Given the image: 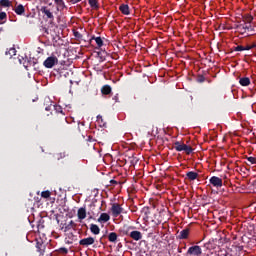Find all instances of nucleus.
I'll use <instances>...</instances> for the list:
<instances>
[{
    "instance_id": "nucleus-1",
    "label": "nucleus",
    "mask_w": 256,
    "mask_h": 256,
    "mask_svg": "<svg viewBox=\"0 0 256 256\" xmlns=\"http://www.w3.org/2000/svg\"><path fill=\"white\" fill-rule=\"evenodd\" d=\"M56 110L55 114L52 115V120L49 124L50 133H54V135H63L66 131H69V122L67 121V117L61 110V106H53Z\"/></svg>"
},
{
    "instance_id": "nucleus-2",
    "label": "nucleus",
    "mask_w": 256,
    "mask_h": 256,
    "mask_svg": "<svg viewBox=\"0 0 256 256\" xmlns=\"http://www.w3.org/2000/svg\"><path fill=\"white\" fill-rule=\"evenodd\" d=\"M12 11L15 12L16 15H19L20 17L26 16L27 19H29V17H35V15L31 13L25 15V6H23V4H17V2H14Z\"/></svg>"
},
{
    "instance_id": "nucleus-3",
    "label": "nucleus",
    "mask_w": 256,
    "mask_h": 256,
    "mask_svg": "<svg viewBox=\"0 0 256 256\" xmlns=\"http://www.w3.org/2000/svg\"><path fill=\"white\" fill-rule=\"evenodd\" d=\"M174 149L179 152L185 151L186 155H191V153H193V148L191 146L183 144L179 141L174 143Z\"/></svg>"
},
{
    "instance_id": "nucleus-4",
    "label": "nucleus",
    "mask_w": 256,
    "mask_h": 256,
    "mask_svg": "<svg viewBox=\"0 0 256 256\" xmlns=\"http://www.w3.org/2000/svg\"><path fill=\"white\" fill-rule=\"evenodd\" d=\"M36 251L39 253V256H45V250L47 249V244L43 242L42 239H36Z\"/></svg>"
},
{
    "instance_id": "nucleus-5",
    "label": "nucleus",
    "mask_w": 256,
    "mask_h": 256,
    "mask_svg": "<svg viewBox=\"0 0 256 256\" xmlns=\"http://www.w3.org/2000/svg\"><path fill=\"white\" fill-rule=\"evenodd\" d=\"M59 63V59L56 58V56H49L44 62L43 65L46 67V69H53L55 65Z\"/></svg>"
},
{
    "instance_id": "nucleus-6",
    "label": "nucleus",
    "mask_w": 256,
    "mask_h": 256,
    "mask_svg": "<svg viewBox=\"0 0 256 256\" xmlns=\"http://www.w3.org/2000/svg\"><path fill=\"white\" fill-rule=\"evenodd\" d=\"M236 29L241 33V35H244V33L255 31L253 26L251 24H247V22H244V24H239L236 26Z\"/></svg>"
},
{
    "instance_id": "nucleus-7",
    "label": "nucleus",
    "mask_w": 256,
    "mask_h": 256,
    "mask_svg": "<svg viewBox=\"0 0 256 256\" xmlns=\"http://www.w3.org/2000/svg\"><path fill=\"white\" fill-rule=\"evenodd\" d=\"M202 254L203 250L201 249V246L198 245L191 246L187 251V255L201 256Z\"/></svg>"
},
{
    "instance_id": "nucleus-8",
    "label": "nucleus",
    "mask_w": 256,
    "mask_h": 256,
    "mask_svg": "<svg viewBox=\"0 0 256 256\" xmlns=\"http://www.w3.org/2000/svg\"><path fill=\"white\" fill-rule=\"evenodd\" d=\"M209 182H210V185H213V187H216V189H221V187H223V179L217 176H212Z\"/></svg>"
},
{
    "instance_id": "nucleus-9",
    "label": "nucleus",
    "mask_w": 256,
    "mask_h": 256,
    "mask_svg": "<svg viewBox=\"0 0 256 256\" xmlns=\"http://www.w3.org/2000/svg\"><path fill=\"white\" fill-rule=\"evenodd\" d=\"M14 4L15 2L10 0H0V11H3V9H6V11L12 10Z\"/></svg>"
},
{
    "instance_id": "nucleus-10",
    "label": "nucleus",
    "mask_w": 256,
    "mask_h": 256,
    "mask_svg": "<svg viewBox=\"0 0 256 256\" xmlns=\"http://www.w3.org/2000/svg\"><path fill=\"white\" fill-rule=\"evenodd\" d=\"M111 213L113 217H119L121 213H123V207L120 204L114 203L111 207Z\"/></svg>"
},
{
    "instance_id": "nucleus-11",
    "label": "nucleus",
    "mask_w": 256,
    "mask_h": 256,
    "mask_svg": "<svg viewBox=\"0 0 256 256\" xmlns=\"http://www.w3.org/2000/svg\"><path fill=\"white\" fill-rule=\"evenodd\" d=\"M41 13L46 16L47 19H50V21H55V16L53 15V12H51V9H49L47 6H42L40 8Z\"/></svg>"
},
{
    "instance_id": "nucleus-12",
    "label": "nucleus",
    "mask_w": 256,
    "mask_h": 256,
    "mask_svg": "<svg viewBox=\"0 0 256 256\" xmlns=\"http://www.w3.org/2000/svg\"><path fill=\"white\" fill-rule=\"evenodd\" d=\"M95 243V238L93 237H88V238H83L79 241V245L82 247H89V245H93Z\"/></svg>"
},
{
    "instance_id": "nucleus-13",
    "label": "nucleus",
    "mask_w": 256,
    "mask_h": 256,
    "mask_svg": "<svg viewBox=\"0 0 256 256\" xmlns=\"http://www.w3.org/2000/svg\"><path fill=\"white\" fill-rule=\"evenodd\" d=\"M129 237L133 239V241H141L143 234L140 231L134 230L129 233Z\"/></svg>"
},
{
    "instance_id": "nucleus-14",
    "label": "nucleus",
    "mask_w": 256,
    "mask_h": 256,
    "mask_svg": "<svg viewBox=\"0 0 256 256\" xmlns=\"http://www.w3.org/2000/svg\"><path fill=\"white\" fill-rule=\"evenodd\" d=\"M191 232V229L185 228L182 231H180L178 235V239H189V233Z\"/></svg>"
},
{
    "instance_id": "nucleus-15",
    "label": "nucleus",
    "mask_w": 256,
    "mask_h": 256,
    "mask_svg": "<svg viewBox=\"0 0 256 256\" xmlns=\"http://www.w3.org/2000/svg\"><path fill=\"white\" fill-rule=\"evenodd\" d=\"M77 217L80 219V221H83L87 217V210L83 207L78 209Z\"/></svg>"
},
{
    "instance_id": "nucleus-16",
    "label": "nucleus",
    "mask_w": 256,
    "mask_h": 256,
    "mask_svg": "<svg viewBox=\"0 0 256 256\" xmlns=\"http://www.w3.org/2000/svg\"><path fill=\"white\" fill-rule=\"evenodd\" d=\"M74 241H77V236L73 232L68 233L66 238L67 245H72Z\"/></svg>"
},
{
    "instance_id": "nucleus-17",
    "label": "nucleus",
    "mask_w": 256,
    "mask_h": 256,
    "mask_svg": "<svg viewBox=\"0 0 256 256\" xmlns=\"http://www.w3.org/2000/svg\"><path fill=\"white\" fill-rule=\"evenodd\" d=\"M239 83L242 87H249L251 85V79L249 77H242L239 79Z\"/></svg>"
},
{
    "instance_id": "nucleus-18",
    "label": "nucleus",
    "mask_w": 256,
    "mask_h": 256,
    "mask_svg": "<svg viewBox=\"0 0 256 256\" xmlns=\"http://www.w3.org/2000/svg\"><path fill=\"white\" fill-rule=\"evenodd\" d=\"M197 177H199V173L197 172L190 171L186 173V179H188V181H195Z\"/></svg>"
},
{
    "instance_id": "nucleus-19",
    "label": "nucleus",
    "mask_w": 256,
    "mask_h": 256,
    "mask_svg": "<svg viewBox=\"0 0 256 256\" xmlns=\"http://www.w3.org/2000/svg\"><path fill=\"white\" fill-rule=\"evenodd\" d=\"M90 231L93 235H99L101 233V228L97 224H90Z\"/></svg>"
},
{
    "instance_id": "nucleus-20",
    "label": "nucleus",
    "mask_w": 256,
    "mask_h": 256,
    "mask_svg": "<svg viewBox=\"0 0 256 256\" xmlns=\"http://www.w3.org/2000/svg\"><path fill=\"white\" fill-rule=\"evenodd\" d=\"M109 219H111V216H109V214L102 213L100 215V217L98 218V222L99 223H107V221H109Z\"/></svg>"
},
{
    "instance_id": "nucleus-21",
    "label": "nucleus",
    "mask_w": 256,
    "mask_h": 256,
    "mask_svg": "<svg viewBox=\"0 0 256 256\" xmlns=\"http://www.w3.org/2000/svg\"><path fill=\"white\" fill-rule=\"evenodd\" d=\"M119 9H120V11H121V13L123 14V15H130V11H129V5H127V4H122V5H120V7H119Z\"/></svg>"
},
{
    "instance_id": "nucleus-22",
    "label": "nucleus",
    "mask_w": 256,
    "mask_h": 256,
    "mask_svg": "<svg viewBox=\"0 0 256 256\" xmlns=\"http://www.w3.org/2000/svg\"><path fill=\"white\" fill-rule=\"evenodd\" d=\"M118 237H119V236L117 235V233L111 232V233H109V235H108V241H110V243H117Z\"/></svg>"
},
{
    "instance_id": "nucleus-23",
    "label": "nucleus",
    "mask_w": 256,
    "mask_h": 256,
    "mask_svg": "<svg viewBox=\"0 0 256 256\" xmlns=\"http://www.w3.org/2000/svg\"><path fill=\"white\" fill-rule=\"evenodd\" d=\"M111 87L109 85H104L102 88H101V93L102 95H111Z\"/></svg>"
},
{
    "instance_id": "nucleus-24",
    "label": "nucleus",
    "mask_w": 256,
    "mask_h": 256,
    "mask_svg": "<svg viewBox=\"0 0 256 256\" xmlns=\"http://www.w3.org/2000/svg\"><path fill=\"white\" fill-rule=\"evenodd\" d=\"M56 5L57 11H63V9H67V6L65 5V2L63 0L56 2Z\"/></svg>"
},
{
    "instance_id": "nucleus-25",
    "label": "nucleus",
    "mask_w": 256,
    "mask_h": 256,
    "mask_svg": "<svg viewBox=\"0 0 256 256\" xmlns=\"http://www.w3.org/2000/svg\"><path fill=\"white\" fill-rule=\"evenodd\" d=\"M3 23H7V13L0 11V25H3Z\"/></svg>"
},
{
    "instance_id": "nucleus-26",
    "label": "nucleus",
    "mask_w": 256,
    "mask_h": 256,
    "mask_svg": "<svg viewBox=\"0 0 256 256\" xmlns=\"http://www.w3.org/2000/svg\"><path fill=\"white\" fill-rule=\"evenodd\" d=\"M93 40L96 41L98 47H103V38L92 36L91 41Z\"/></svg>"
},
{
    "instance_id": "nucleus-27",
    "label": "nucleus",
    "mask_w": 256,
    "mask_h": 256,
    "mask_svg": "<svg viewBox=\"0 0 256 256\" xmlns=\"http://www.w3.org/2000/svg\"><path fill=\"white\" fill-rule=\"evenodd\" d=\"M88 3L92 9H99V2L97 0H88Z\"/></svg>"
},
{
    "instance_id": "nucleus-28",
    "label": "nucleus",
    "mask_w": 256,
    "mask_h": 256,
    "mask_svg": "<svg viewBox=\"0 0 256 256\" xmlns=\"http://www.w3.org/2000/svg\"><path fill=\"white\" fill-rule=\"evenodd\" d=\"M77 227V224L73 221V220H71L68 224H67V226L65 227V229H66V231H69V229H75Z\"/></svg>"
},
{
    "instance_id": "nucleus-29",
    "label": "nucleus",
    "mask_w": 256,
    "mask_h": 256,
    "mask_svg": "<svg viewBox=\"0 0 256 256\" xmlns=\"http://www.w3.org/2000/svg\"><path fill=\"white\" fill-rule=\"evenodd\" d=\"M65 157H67L66 152H60L55 155V159H57V161H60V159H65Z\"/></svg>"
},
{
    "instance_id": "nucleus-30",
    "label": "nucleus",
    "mask_w": 256,
    "mask_h": 256,
    "mask_svg": "<svg viewBox=\"0 0 256 256\" xmlns=\"http://www.w3.org/2000/svg\"><path fill=\"white\" fill-rule=\"evenodd\" d=\"M17 53V50L15 48H10L9 50H7L5 52V55H9L10 58L13 57L14 55H16Z\"/></svg>"
},
{
    "instance_id": "nucleus-31",
    "label": "nucleus",
    "mask_w": 256,
    "mask_h": 256,
    "mask_svg": "<svg viewBox=\"0 0 256 256\" xmlns=\"http://www.w3.org/2000/svg\"><path fill=\"white\" fill-rule=\"evenodd\" d=\"M244 21H245L244 23L251 25V22L253 21V16H251L250 14H246L244 17Z\"/></svg>"
},
{
    "instance_id": "nucleus-32",
    "label": "nucleus",
    "mask_w": 256,
    "mask_h": 256,
    "mask_svg": "<svg viewBox=\"0 0 256 256\" xmlns=\"http://www.w3.org/2000/svg\"><path fill=\"white\" fill-rule=\"evenodd\" d=\"M41 197H43V199H49V197H51V191L49 190L43 191L41 193Z\"/></svg>"
},
{
    "instance_id": "nucleus-33",
    "label": "nucleus",
    "mask_w": 256,
    "mask_h": 256,
    "mask_svg": "<svg viewBox=\"0 0 256 256\" xmlns=\"http://www.w3.org/2000/svg\"><path fill=\"white\" fill-rule=\"evenodd\" d=\"M74 37H75L78 41H83V34H81L79 31H74Z\"/></svg>"
},
{
    "instance_id": "nucleus-34",
    "label": "nucleus",
    "mask_w": 256,
    "mask_h": 256,
    "mask_svg": "<svg viewBox=\"0 0 256 256\" xmlns=\"http://www.w3.org/2000/svg\"><path fill=\"white\" fill-rule=\"evenodd\" d=\"M58 253H60L61 255H67L69 253V250L65 247H62L58 249Z\"/></svg>"
},
{
    "instance_id": "nucleus-35",
    "label": "nucleus",
    "mask_w": 256,
    "mask_h": 256,
    "mask_svg": "<svg viewBox=\"0 0 256 256\" xmlns=\"http://www.w3.org/2000/svg\"><path fill=\"white\" fill-rule=\"evenodd\" d=\"M234 51H247L246 47L238 45L234 47Z\"/></svg>"
},
{
    "instance_id": "nucleus-36",
    "label": "nucleus",
    "mask_w": 256,
    "mask_h": 256,
    "mask_svg": "<svg viewBox=\"0 0 256 256\" xmlns=\"http://www.w3.org/2000/svg\"><path fill=\"white\" fill-rule=\"evenodd\" d=\"M247 161H249V163H251V165H256V158L255 157H247Z\"/></svg>"
},
{
    "instance_id": "nucleus-37",
    "label": "nucleus",
    "mask_w": 256,
    "mask_h": 256,
    "mask_svg": "<svg viewBox=\"0 0 256 256\" xmlns=\"http://www.w3.org/2000/svg\"><path fill=\"white\" fill-rule=\"evenodd\" d=\"M197 82H198V83H205V76L199 75V76L197 77Z\"/></svg>"
},
{
    "instance_id": "nucleus-38",
    "label": "nucleus",
    "mask_w": 256,
    "mask_h": 256,
    "mask_svg": "<svg viewBox=\"0 0 256 256\" xmlns=\"http://www.w3.org/2000/svg\"><path fill=\"white\" fill-rule=\"evenodd\" d=\"M245 47H246V51H251V49H255L256 48V44L247 45Z\"/></svg>"
},
{
    "instance_id": "nucleus-39",
    "label": "nucleus",
    "mask_w": 256,
    "mask_h": 256,
    "mask_svg": "<svg viewBox=\"0 0 256 256\" xmlns=\"http://www.w3.org/2000/svg\"><path fill=\"white\" fill-rule=\"evenodd\" d=\"M143 211H144V215L146 216V217H148V215H149V208H144L143 209Z\"/></svg>"
},
{
    "instance_id": "nucleus-40",
    "label": "nucleus",
    "mask_w": 256,
    "mask_h": 256,
    "mask_svg": "<svg viewBox=\"0 0 256 256\" xmlns=\"http://www.w3.org/2000/svg\"><path fill=\"white\" fill-rule=\"evenodd\" d=\"M8 15H9V21H12V22H15L17 21V19H13V16L11 15V12H8Z\"/></svg>"
},
{
    "instance_id": "nucleus-41",
    "label": "nucleus",
    "mask_w": 256,
    "mask_h": 256,
    "mask_svg": "<svg viewBox=\"0 0 256 256\" xmlns=\"http://www.w3.org/2000/svg\"><path fill=\"white\" fill-rule=\"evenodd\" d=\"M70 3H72L73 5L77 4V3H81V0H70Z\"/></svg>"
},
{
    "instance_id": "nucleus-42",
    "label": "nucleus",
    "mask_w": 256,
    "mask_h": 256,
    "mask_svg": "<svg viewBox=\"0 0 256 256\" xmlns=\"http://www.w3.org/2000/svg\"><path fill=\"white\" fill-rule=\"evenodd\" d=\"M110 185H113V186L117 185V180H110Z\"/></svg>"
},
{
    "instance_id": "nucleus-43",
    "label": "nucleus",
    "mask_w": 256,
    "mask_h": 256,
    "mask_svg": "<svg viewBox=\"0 0 256 256\" xmlns=\"http://www.w3.org/2000/svg\"><path fill=\"white\" fill-rule=\"evenodd\" d=\"M51 107H53V106H47V107L45 108V110H46V111H51Z\"/></svg>"
},
{
    "instance_id": "nucleus-44",
    "label": "nucleus",
    "mask_w": 256,
    "mask_h": 256,
    "mask_svg": "<svg viewBox=\"0 0 256 256\" xmlns=\"http://www.w3.org/2000/svg\"><path fill=\"white\" fill-rule=\"evenodd\" d=\"M97 119H98V121H103V117L102 116H97Z\"/></svg>"
},
{
    "instance_id": "nucleus-45",
    "label": "nucleus",
    "mask_w": 256,
    "mask_h": 256,
    "mask_svg": "<svg viewBox=\"0 0 256 256\" xmlns=\"http://www.w3.org/2000/svg\"><path fill=\"white\" fill-rule=\"evenodd\" d=\"M178 253H183L181 248H178Z\"/></svg>"
},
{
    "instance_id": "nucleus-46",
    "label": "nucleus",
    "mask_w": 256,
    "mask_h": 256,
    "mask_svg": "<svg viewBox=\"0 0 256 256\" xmlns=\"http://www.w3.org/2000/svg\"><path fill=\"white\" fill-rule=\"evenodd\" d=\"M101 61H105V59L103 57H100Z\"/></svg>"
}]
</instances>
